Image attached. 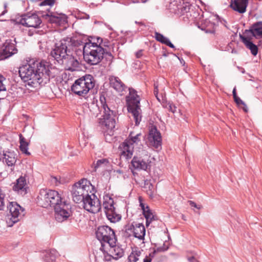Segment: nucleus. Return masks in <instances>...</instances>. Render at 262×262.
<instances>
[{"label":"nucleus","mask_w":262,"mask_h":262,"mask_svg":"<svg viewBox=\"0 0 262 262\" xmlns=\"http://www.w3.org/2000/svg\"><path fill=\"white\" fill-rule=\"evenodd\" d=\"M126 231H131L135 237L143 240L145 234V228L142 224L134 223L125 226Z\"/></svg>","instance_id":"obj_16"},{"label":"nucleus","mask_w":262,"mask_h":262,"mask_svg":"<svg viewBox=\"0 0 262 262\" xmlns=\"http://www.w3.org/2000/svg\"><path fill=\"white\" fill-rule=\"evenodd\" d=\"M140 136V134H138L133 136L132 133H130L128 139L120 144L119 149L122 157L126 159H129L132 157L135 147L141 145V140L139 138Z\"/></svg>","instance_id":"obj_9"},{"label":"nucleus","mask_w":262,"mask_h":262,"mask_svg":"<svg viewBox=\"0 0 262 262\" xmlns=\"http://www.w3.org/2000/svg\"><path fill=\"white\" fill-rule=\"evenodd\" d=\"M146 211H144L143 214L146 219V225L148 226L152 221L157 220V216L153 214L148 206H146Z\"/></svg>","instance_id":"obj_29"},{"label":"nucleus","mask_w":262,"mask_h":262,"mask_svg":"<svg viewBox=\"0 0 262 262\" xmlns=\"http://www.w3.org/2000/svg\"><path fill=\"white\" fill-rule=\"evenodd\" d=\"M241 105H243L242 108L245 112H248V108L246 103L244 102V104H242Z\"/></svg>","instance_id":"obj_49"},{"label":"nucleus","mask_w":262,"mask_h":262,"mask_svg":"<svg viewBox=\"0 0 262 262\" xmlns=\"http://www.w3.org/2000/svg\"><path fill=\"white\" fill-rule=\"evenodd\" d=\"M239 37L246 47L250 50L251 53L253 56H256L258 53V47L251 41V38L242 35H240Z\"/></svg>","instance_id":"obj_24"},{"label":"nucleus","mask_w":262,"mask_h":262,"mask_svg":"<svg viewBox=\"0 0 262 262\" xmlns=\"http://www.w3.org/2000/svg\"><path fill=\"white\" fill-rule=\"evenodd\" d=\"M17 23L26 27L38 28L41 20L35 14H27L21 15L17 19Z\"/></svg>","instance_id":"obj_15"},{"label":"nucleus","mask_w":262,"mask_h":262,"mask_svg":"<svg viewBox=\"0 0 262 262\" xmlns=\"http://www.w3.org/2000/svg\"><path fill=\"white\" fill-rule=\"evenodd\" d=\"M127 110L131 113L135 121V125H138L141 120V110L140 106V99L135 90L129 88V95L126 97Z\"/></svg>","instance_id":"obj_6"},{"label":"nucleus","mask_w":262,"mask_h":262,"mask_svg":"<svg viewBox=\"0 0 262 262\" xmlns=\"http://www.w3.org/2000/svg\"><path fill=\"white\" fill-rule=\"evenodd\" d=\"M16 161L15 154L13 152H6L3 154V162L8 166H14Z\"/></svg>","instance_id":"obj_25"},{"label":"nucleus","mask_w":262,"mask_h":262,"mask_svg":"<svg viewBox=\"0 0 262 262\" xmlns=\"http://www.w3.org/2000/svg\"><path fill=\"white\" fill-rule=\"evenodd\" d=\"M60 178L58 177L51 176L50 180L52 184L57 186L60 184V182L59 181Z\"/></svg>","instance_id":"obj_40"},{"label":"nucleus","mask_w":262,"mask_h":262,"mask_svg":"<svg viewBox=\"0 0 262 262\" xmlns=\"http://www.w3.org/2000/svg\"><path fill=\"white\" fill-rule=\"evenodd\" d=\"M110 83L111 87L116 91L122 95V92L125 91L126 87L118 77L111 76L109 78Z\"/></svg>","instance_id":"obj_20"},{"label":"nucleus","mask_w":262,"mask_h":262,"mask_svg":"<svg viewBox=\"0 0 262 262\" xmlns=\"http://www.w3.org/2000/svg\"><path fill=\"white\" fill-rule=\"evenodd\" d=\"M57 253L55 250H52L47 251L44 255V260L46 262H54L57 257Z\"/></svg>","instance_id":"obj_31"},{"label":"nucleus","mask_w":262,"mask_h":262,"mask_svg":"<svg viewBox=\"0 0 262 262\" xmlns=\"http://www.w3.org/2000/svg\"><path fill=\"white\" fill-rule=\"evenodd\" d=\"M163 56H165V57H166L167 56V54L165 52H164L163 53Z\"/></svg>","instance_id":"obj_57"},{"label":"nucleus","mask_w":262,"mask_h":262,"mask_svg":"<svg viewBox=\"0 0 262 262\" xmlns=\"http://www.w3.org/2000/svg\"><path fill=\"white\" fill-rule=\"evenodd\" d=\"M158 85L156 83H155L154 84V94L155 95L157 99L159 101H160V99L158 97Z\"/></svg>","instance_id":"obj_47"},{"label":"nucleus","mask_w":262,"mask_h":262,"mask_svg":"<svg viewBox=\"0 0 262 262\" xmlns=\"http://www.w3.org/2000/svg\"><path fill=\"white\" fill-rule=\"evenodd\" d=\"M96 235L101 242L103 249L105 245H114L117 241L114 231L108 226L99 227L96 231Z\"/></svg>","instance_id":"obj_10"},{"label":"nucleus","mask_w":262,"mask_h":262,"mask_svg":"<svg viewBox=\"0 0 262 262\" xmlns=\"http://www.w3.org/2000/svg\"><path fill=\"white\" fill-rule=\"evenodd\" d=\"M55 1V0H45L41 3L40 5L52 6L54 4Z\"/></svg>","instance_id":"obj_43"},{"label":"nucleus","mask_w":262,"mask_h":262,"mask_svg":"<svg viewBox=\"0 0 262 262\" xmlns=\"http://www.w3.org/2000/svg\"><path fill=\"white\" fill-rule=\"evenodd\" d=\"M234 100L236 103L238 105H241L242 104H244V102L238 96L234 97Z\"/></svg>","instance_id":"obj_46"},{"label":"nucleus","mask_w":262,"mask_h":262,"mask_svg":"<svg viewBox=\"0 0 262 262\" xmlns=\"http://www.w3.org/2000/svg\"><path fill=\"white\" fill-rule=\"evenodd\" d=\"M100 102L101 108L97 103L92 102L89 106L90 111L92 115L95 117H98L102 112V118L100 119V123L102 125L105 126L108 129L112 130L115 128L116 124L114 112L108 107L106 103V99L104 96H100Z\"/></svg>","instance_id":"obj_3"},{"label":"nucleus","mask_w":262,"mask_h":262,"mask_svg":"<svg viewBox=\"0 0 262 262\" xmlns=\"http://www.w3.org/2000/svg\"><path fill=\"white\" fill-rule=\"evenodd\" d=\"M109 164V161L107 159L103 158L99 159L96 161V163L94 164L95 170L99 167L105 168Z\"/></svg>","instance_id":"obj_32"},{"label":"nucleus","mask_w":262,"mask_h":262,"mask_svg":"<svg viewBox=\"0 0 262 262\" xmlns=\"http://www.w3.org/2000/svg\"><path fill=\"white\" fill-rule=\"evenodd\" d=\"M7 209L9 214L6 218V223L8 227H12L14 224L19 220V217L23 213L24 209L15 202H10Z\"/></svg>","instance_id":"obj_12"},{"label":"nucleus","mask_w":262,"mask_h":262,"mask_svg":"<svg viewBox=\"0 0 262 262\" xmlns=\"http://www.w3.org/2000/svg\"><path fill=\"white\" fill-rule=\"evenodd\" d=\"M81 44V41L80 40L67 37L55 44V48L51 51L50 55L58 61L62 60V63H63L64 61L67 62V58L70 54V50H73V47L78 48Z\"/></svg>","instance_id":"obj_4"},{"label":"nucleus","mask_w":262,"mask_h":262,"mask_svg":"<svg viewBox=\"0 0 262 262\" xmlns=\"http://www.w3.org/2000/svg\"><path fill=\"white\" fill-rule=\"evenodd\" d=\"M20 146L19 148L21 152L26 155H30V153L28 151V143L26 141L25 138L19 135Z\"/></svg>","instance_id":"obj_30"},{"label":"nucleus","mask_w":262,"mask_h":262,"mask_svg":"<svg viewBox=\"0 0 262 262\" xmlns=\"http://www.w3.org/2000/svg\"><path fill=\"white\" fill-rule=\"evenodd\" d=\"M13 189L22 195L26 194L27 193V183L25 178L19 177L13 186Z\"/></svg>","instance_id":"obj_22"},{"label":"nucleus","mask_w":262,"mask_h":262,"mask_svg":"<svg viewBox=\"0 0 262 262\" xmlns=\"http://www.w3.org/2000/svg\"><path fill=\"white\" fill-rule=\"evenodd\" d=\"M49 69L42 62H33L19 68V74L25 82L28 84H40L43 79L49 75Z\"/></svg>","instance_id":"obj_2"},{"label":"nucleus","mask_w":262,"mask_h":262,"mask_svg":"<svg viewBox=\"0 0 262 262\" xmlns=\"http://www.w3.org/2000/svg\"><path fill=\"white\" fill-rule=\"evenodd\" d=\"M248 0H231L230 6L239 13H244L246 11Z\"/></svg>","instance_id":"obj_19"},{"label":"nucleus","mask_w":262,"mask_h":262,"mask_svg":"<svg viewBox=\"0 0 262 262\" xmlns=\"http://www.w3.org/2000/svg\"><path fill=\"white\" fill-rule=\"evenodd\" d=\"M4 6L5 10L2 12V13L0 14V16L4 15L7 12V10L6 9L7 7V4L6 3H5L4 5Z\"/></svg>","instance_id":"obj_50"},{"label":"nucleus","mask_w":262,"mask_h":262,"mask_svg":"<svg viewBox=\"0 0 262 262\" xmlns=\"http://www.w3.org/2000/svg\"><path fill=\"white\" fill-rule=\"evenodd\" d=\"M140 206L143 211V213L144 212V211H146V207H145L143 203H140Z\"/></svg>","instance_id":"obj_54"},{"label":"nucleus","mask_w":262,"mask_h":262,"mask_svg":"<svg viewBox=\"0 0 262 262\" xmlns=\"http://www.w3.org/2000/svg\"><path fill=\"white\" fill-rule=\"evenodd\" d=\"M210 26L212 27L211 29H206V32L207 33H214L215 32V24H210Z\"/></svg>","instance_id":"obj_44"},{"label":"nucleus","mask_w":262,"mask_h":262,"mask_svg":"<svg viewBox=\"0 0 262 262\" xmlns=\"http://www.w3.org/2000/svg\"><path fill=\"white\" fill-rule=\"evenodd\" d=\"M108 47V42L103 41L102 38H98L97 42H83L79 45L78 49H82L83 58L85 61L90 65H96L103 58L106 61V64L110 66L114 57L106 47Z\"/></svg>","instance_id":"obj_1"},{"label":"nucleus","mask_w":262,"mask_h":262,"mask_svg":"<svg viewBox=\"0 0 262 262\" xmlns=\"http://www.w3.org/2000/svg\"><path fill=\"white\" fill-rule=\"evenodd\" d=\"M150 157L147 150L145 149L139 150V153L133 157L131 161V169L133 168L138 171H146L150 167Z\"/></svg>","instance_id":"obj_11"},{"label":"nucleus","mask_w":262,"mask_h":262,"mask_svg":"<svg viewBox=\"0 0 262 262\" xmlns=\"http://www.w3.org/2000/svg\"><path fill=\"white\" fill-rule=\"evenodd\" d=\"M155 37L157 41L164 44H165L166 42H167L168 39V38L164 36L162 34L158 32H155Z\"/></svg>","instance_id":"obj_33"},{"label":"nucleus","mask_w":262,"mask_h":262,"mask_svg":"<svg viewBox=\"0 0 262 262\" xmlns=\"http://www.w3.org/2000/svg\"><path fill=\"white\" fill-rule=\"evenodd\" d=\"M14 42H15V39L13 41L7 40L4 43L2 51V58H7L17 53V50Z\"/></svg>","instance_id":"obj_18"},{"label":"nucleus","mask_w":262,"mask_h":262,"mask_svg":"<svg viewBox=\"0 0 262 262\" xmlns=\"http://www.w3.org/2000/svg\"><path fill=\"white\" fill-rule=\"evenodd\" d=\"M142 50H140L136 53V57L140 58L142 56Z\"/></svg>","instance_id":"obj_51"},{"label":"nucleus","mask_w":262,"mask_h":262,"mask_svg":"<svg viewBox=\"0 0 262 262\" xmlns=\"http://www.w3.org/2000/svg\"><path fill=\"white\" fill-rule=\"evenodd\" d=\"M148 141L151 146L158 148L161 145L162 138L160 133L155 126H152L149 130Z\"/></svg>","instance_id":"obj_17"},{"label":"nucleus","mask_w":262,"mask_h":262,"mask_svg":"<svg viewBox=\"0 0 262 262\" xmlns=\"http://www.w3.org/2000/svg\"><path fill=\"white\" fill-rule=\"evenodd\" d=\"M135 23L137 24H140V25H143V24L142 22H138L137 21H135Z\"/></svg>","instance_id":"obj_56"},{"label":"nucleus","mask_w":262,"mask_h":262,"mask_svg":"<svg viewBox=\"0 0 262 262\" xmlns=\"http://www.w3.org/2000/svg\"><path fill=\"white\" fill-rule=\"evenodd\" d=\"M5 194L3 192L2 190L0 189V210H3L5 206L4 199Z\"/></svg>","instance_id":"obj_38"},{"label":"nucleus","mask_w":262,"mask_h":262,"mask_svg":"<svg viewBox=\"0 0 262 262\" xmlns=\"http://www.w3.org/2000/svg\"><path fill=\"white\" fill-rule=\"evenodd\" d=\"M46 16L49 17V20L51 23H53L56 22V19H57V17H55V16H53L52 13L47 14Z\"/></svg>","instance_id":"obj_42"},{"label":"nucleus","mask_w":262,"mask_h":262,"mask_svg":"<svg viewBox=\"0 0 262 262\" xmlns=\"http://www.w3.org/2000/svg\"><path fill=\"white\" fill-rule=\"evenodd\" d=\"M145 187L148 188L147 190V194L150 196L153 197L154 193V186L150 183H145Z\"/></svg>","instance_id":"obj_36"},{"label":"nucleus","mask_w":262,"mask_h":262,"mask_svg":"<svg viewBox=\"0 0 262 262\" xmlns=\"http://www.w3.org/2000/svg\"><path fill=\"white\" fill-rule=\"evenodd\" d=\"M107 245L109 246L108 252L111 253L113 259L117 260L123 256L124 250L121 247L116 245V244Z\"/></svg>","instance_id":"obj_23"},{"label":"nucleus","mask_w":262,"mask_h":262,"mask_svg":"<svg viewBox=\"0 0 262 262\" xmlns=\"http://www.w3.org/2000/svg\"><path fill=\"white\" fill-rule=\"evenodd\" d=\"M178 10L181 9V13H183V11H186V7H182V6H180V7L178 8Z\"/></svg>","instance_id":"obj_52"},{"label":"nucleus","mask_w":262,"mask_h":262,"mask_svg":"<svg viewBox=\"0 0 262 262\" xmlns=\"http://www.w3.org/2000/svg\"><path fill=\"white\" fill-rule=\"evenodd\" d=\"M142 252L143 250L139 249L137 247L133 248L128 257V261L137 262L139 260Z\"/></svg>","instance_id":"obj_27"},{"label":"nucleus","mask_w":262,"mask_h":262,"mask_svg":"<svg viewBox=\"0 0 262 262\" xmlns=\"http://www.w3.org/2000/svg\"><path fill=\"white\" fill-rule=\"evenodd\" d=\"M60 195L55 190L42 189L40 190L37 199L40 206L48 208L52 207L58 201H60Z\"/></svg>","instance_id":"obj_7"},{"label":"nucleus","mask_w":262,"mask_h":262,"mask_svg":"<svg viewBox=\"0 0 262 262\" xmlns=\"http://www.w3.org/2000/svg\"><path fill=\"white\" fill-rule=\"evenodd\" d=\"M90 189V182L86 179H82L76 183L72 187L71 194L73 200L76 203H81Z\"/></svg>","instance_id":"obj_8"},{"label":"nucleus","mask_w":262,"mask_h":262,"mask_svg":"<svg viewBox=\"0 0 262 262\" xmlns=\"http://www.w3.org/2000/svg\"><path fill=\"white\" fill-rule=\"evenodd\" d=\"M188 203L192 207H195V208H196L197 209H200L201 208V206L197 205L195 203H194V202H193L192 201H188Z\"/></svg>","instance_id":"obj_45"},{"label":"nucleus","mask_w":262,"mask_h":262,"mask_svg":"<svg viewBox=\"0 0 262 262\" xmlns=\"http://www.w3.org/2000/svg\"><path fill=\"white\" fill-rule=\"evenodd\" d=\"M232 93H233V98L237 97V94H236V88L235 87L233 89Z\"/></svg>","instance_id":"obj_55"},{"label":"nucleus","mask_w":262,"mask_h":262,"mask_svg":"<svg viewBox=\"0 0 262 262\" xmlns=\"http://www.w3.org/2000/svg\"><path fill=\"white\" fill-rule=\"evenodd\" d=\"M81 203L83 208L89 212L96 213L101 210L100 202L94 194L87 195Z\"/></svg>","instance_id":"obj_14"},{"label":"nucleus","mask_w":262,"mask_h":262,"mask_svg":"<svg viewBox=\"0 0 262 262\" xmlns=\"http://www.w3.org/2000/svg\"><path fill=\"white\" fill-rule=\"evenodd\" d=\"M165 107L167 108L169 110V111L173 113H174L177 111V107L172 103H171L170 102L166 104Z\"/></svg>","instance_id":"obj_41"},{"label":"nucleus","mask_w":262,"mask_h":262,"mask_svg":"<svg viewBox=\"0 0 262 262\" xmlns=\"http://www.w3.org/2000/svg\"><path fill=\"white\" fill-rule=\"evenodd\" d=\"M247 33H250L256 39L262 38V21L254 23L249 30H245Z\"/></svg>","instance_id":"obj_21"},{"label":"nucleus","mask_w":262,"mask_h":262,"mask_svg":"<svg viewBox=\"0 0 262 262\" xmlns=\"http://www.w3.org/2000/svg\"><path fill=\"white\" fill-rule=\"evenodd\" d=\"M103 200L104 201L102 204V207L104 212L110 210L114 209L115 208L114 207V200L112 198L108 195H106L104 196Z\"/></svg>","instance_id":"obj_28"},{"label":"nucleus","mask_w":262,"mask_h":262,"mask_svg":"<svg viewBox=\"0 0 262 262\" xmlns=\"http://www.w3.org/2000/svg\"><path fill=\"white\" fill-rule=\"evenodd\" d=\"M95 86V80L92 75L88 74L77 79L71 86L72 91L84 98Z\"/></svg>","instance_id":"obj_5"},{"label":"nucleus","mask_w":262,"mask_h":262,"mask_svg":"<svg viewBox=\"0 0 262 262\" xmlns=\"http://www.w3.org/2000/svg\"><path fill=\"white\" fill-rule=\"evenodd\" d=\"M6 82V78L2 75L0 74V92L6 91V88L5 82Z\"/></svg>","instance_id":"obj_37"},{"label":"nucleus","mask_w":262,"mask_h":262,"mask_svg":"<svg viewBox=\"0 0 262 262\" xmlns=\"http://www.w3.org/2000/svg\"><path fill=\"white\" fill-rule=\"evenodd\" d=\"M67 59L68 60L67 63L70 64L75 67H77L79 64L78 61L70 54L68 56Z\"/></svg>","instance_id":"obj_35"},{"label":"nucleus","mask_w":262,"mask_h":262,"mask_svg":"<svg viewBox=\"0 0 262 262\" xmlns=\"http://www.w3.org/2000/svg\"><path fill=\"white\" fill-rule=\"evenodd\" d=\"M162 250H163L162 248H158L157 250H155L153 252L150 253L148 256H146V257L143 259V262H151V259L154 256L156 252H160Z\"/></svg>","instance_id":"obj_34"},{"label":"nucleus","mask_w":262,"mask_h":262,"mask_svg":"<svg viewBox=\"0 0 262 262\" xmlns=\"http://www.w3.org/2000/svg\"><path fill=\"white\" fill-rule=\"evenodd\" d=\"M107 219L112 223H116L121 219V215L116 211L115 208L105 212Z\"/></svg>","instance_id":"obj_26"},{"label":"nucleus","mask_w":262,"mask_h":262,"mask_svg":"<svg viewBox=\"0 0 262 262\" xmlns=\"http://www.w3.org/2000/svg\"><path fill=\"white\" fill-rule=\"evenodd\" d=\"M98 37H91V40H89V41L88 42H97V39L98 38Z\"/></svg>","instance_id":"obj_53"},{"label":"nucleus","mask_w":262,"mask_h":262,"mask_svg":"<svg viewBox=\"0 0 262 262\" xmlns=\"http://www.w3.org/2000/svg\"><path fill=\"white\" fill-rule=\"evenodd\" d=\"M100 249L102 251H103V254H104V258L103 260L104 261H110L113 258V256L111 255V253H110V252H108V251L105 253V250L104 249V248L103 249L102 247L100 248Z\"/></svg>","instance_id":"obj_39"},{"label":"nucleus","mask_w":262,"mask_h":262,"mask_svg":"<svg viewBox=\"0 0 262 262\" xmlns=\"http://www.w3.org/2000/svg\"><path fill=\"white\" fill-rule=\"evenodd\" d=\"M165 45H166L167 46H169V47L171 48H174V46H173V45L170 42V41L169 40V39H168V40L167 41V42H166V43Z\"/></svg>","instance_id":"obj_48"},{"label":"nucleus","mask_w":262,"mask_h":262,"mask_svg":"<svg viewBox=\"0 0 262 262\" xmlns=\"http://www.w3.org/2000/svg\"><path fill=\"white\" fill-rule=\"evenodd\" d=\"M52 207L54 208L55 219L58 222H62L70 216V205L61 197L60 201H58Z\"/></svg>","instance_id":"obj_13"}]
</instances>
